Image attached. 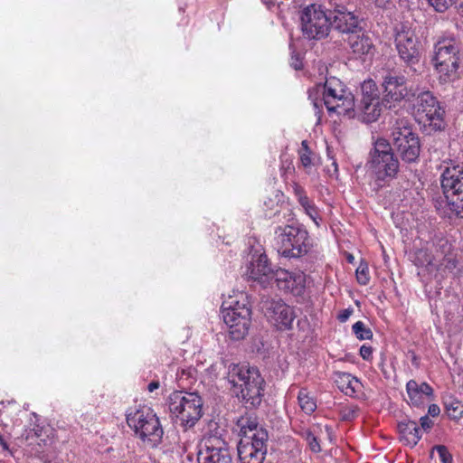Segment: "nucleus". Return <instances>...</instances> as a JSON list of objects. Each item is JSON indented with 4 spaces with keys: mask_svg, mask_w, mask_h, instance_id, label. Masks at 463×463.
Here are the masks:
<instances>
[{
    "mask_svg": "<svg viewBox=\"0 0 463 463\" xmlns=\"http://www.w3.org/2000/svg\"><path fill=\"white\" fill-rule=\"evenodd\" d=\"M446 198L449 201L451 211L454 212L457 216L463 218V189H460L451 195H448Z\"/></svg>",
    "mask_w": 463,
    "mask_h": 463,
    "instance_id": "29",
    "label": "nucleus"
},
{
    "mask_svg": "<svg viewBox=\"0 0 463 463\" xmlns=\"http://www.w3.org/2000/svg\"><path fill=\"white\" fill-rule=\"evenodd\" d=\"M198 463H232V458L228 444L218 437L204 439L203 447L197 456Z\"/></svg>",
    "mask_w": 463,
    "mask_h": 463,
    "instance_id": "16",
    "label": "nucleus"
},
{
    "mask_svg": "<svg viewBox=\"0 0 463 463\" xmlns=\"http://www.w3.org/2000/svg\"><path fill=\"white\" fill-rule=\"evenodd\" d=\"M168 410L183 427H193L203 415V401L196 392L176 391L167 399Z\"/></svg>",
    "mask_w": 463,
    "mask_h": 463,
    "instance_id": "6",
    "label": "nucleus"
},
{
    "mask_svg": "<svg viewBox=\"0 0 463 463\" xmlns=\"http://www.w3.org/2000/svg\"><path fill=\"white\" fill-rule=\"evenodd\" d=\"M335 382L342 392L348 396H355L362 392V383L350 373L336 372Z\"/></svg>",
    "mask_w": 463,
    "mask_h": 463,
    "instance_id": "25",
    "label": "nucleus"
},
{
    "mask_svg": "<svg viewBox=\"0 0 463 463\" xmlns=\"http://www.w3.org/2000/svg\"><path fill=\"white\" fill-rule=\"evenodd\" d=\"M278 252L288 258H299L309 250V236L306 229L298 225L279 226L275 229Z\"/></svg>",
    "mask_w": 463,
    "mask_h": 463,
    "instance_id": "7",
    "label": "nucleus"
},
{
    "mask_svg": "<svg viewBox=\"0 0 463 463\" xmlns=\"http://www.w3.org/2000/svg\"><path fill=\"white\" fill-rule=\"evenodd\" d=\"M273 279L278 288L294 296H301L306 288V275L301 271H289L278 269L274 271Z\"/></svg>",
    "mask_w": 463,
    "mask_h": 463,
    "instance_id": "18",
    "label": "nucleus"
},
{
    "mask_svg": "<svg viewBox=\"0 0 463 463\" xmlns=\"http://www.w3.org/2000/svg\"><path fill=\"white\" fill-rule=\"evenodd\" d=\"M360 355L362 356L363 359L364 360H371L373 358V348L369 345H362L360 347Z\"/></svg>",
    "mask_w": 463,
    "mask_h": 463,
    "instance_id": "41",
    "label": "nucleus"
},
{
    "mask_svg": "<svg viewBox=\"0 0 463 463\" xmlns=\"http://www.w3.org/2000/svg\"><path fill=\"white\" fill-rule=\"evenodd\" d=\"M394 43L400 59L406 65L412 66L420 61V43L411 28L405 25L397 28Z\"/></svg>",
    "mask_w": 463,
    "mask_h": 463,
    "instance_id": "13",
    "label": "nucleus"
},
{
    "mask_svg": "<svg viewBox=\"0 0 463 463\" xmlns=\"http://www.w3.org/2000/svg\"><path fill=\"white\" fill-rule=\"evenodd\" d=\"M227 380L241 399L251 407L260 405L264 392V379L256 367L231 364Z\"/></svg>",
    "mask_w": 463,
    "mask_h": 463,
    "instance_id": "4",
    "label": "nucleus"
},
{
    "mask_svg": "<svg viewBox=\"0 0 463 463\" xmlns=\"http://www.w3.org/2000/svg\"><path fill=\"white\" fill-rule=\"evenodd\" d=\"M291 66L295 70H300L302 68V62L298 56H292L291 57Z\"/></svg>",
    "mask_w": 463,
    "mask_h": 463,
    "instance_id": "47",
    "label": "nucleus"
},
{
    "mask_svg": "<svg viewBox=\"0 0 463 463\" xmlns=\"http://www.w3.org/2000/svg\"><path fill=\"white\" fill-rule=\"evenodd\" d=\"M2 439H3V436L0 434V440H2Z\"/></svg>",
    "mask_w": 463,
    "mask_h": 463,
    "instance_id": "55",
    "label": "nucleus"
},
{
    "mask_svg": "<svg viewBox=\"0 0 463 463\" xmlns=\"http://www.w3.org/2000/svg\"><path fill=\"white\" fill-rule=\"evenodd\" d=\"M356 279L360 285H367L370 280L367 264L361 263L356 269Z\"/></svg>",
    "mask_w": 463,
    "mask_h": 463,
    "instance_id": "34",
    "label": "nucleus"
},
{
    "mask_svg": "<svg viewBox=\"0 0 463 463\" xmlns=\"http://www.w3.org/2000/svg\"><path fill=\"white\" fill-rule=\"evenodd\" d=\"M159 387V383L156 382V381H154V382H151L148 385H147V390L148 392H154L155 390L158 389Z\"/></svg>",
    "mask_w": 463,
    "mask_h": 463,
    "instance_id": "48",
    "label": "nucleus"
},
{
    "mask_svg": "<svg viewBox=\"0 0 463 463\" xmlns=\"http://www.w3.org/2000/svg\"><path fill=\"white\" fill-rule=\"evenodd\" d=\"M297 399L299 408L306 414L310 415L317 410V400L307 388L298 391Z\"/></svg>",
    "mask_w": 463,
    "mask_h": 463,
    "instance_id": "27",
    "label": "nucleus"
},
{
    "mask_svg": "<svg viewBox=\"0 0 463 463\" xmlns=\"http://www.w3.org/2000/svg\"><path fill=\"white\" fill-rule=\"evenodd\" d=\"M416 116L420 124L431 130H441L445 127V110L439 100L429 91H422L416 99Z\"/></svg>",
    "mask_w": 463,
    "mask_h": 463,
    "instance_id": "12",
    "label": "nucleus"
},
{
    "mask_svg": "<svg viewBox=\"0 0 463 463\" xmlns=\"http://www.w3.org/2000/svg\"><path fill=\"white\" fill-rule=\"evenodd\" d=\"M300 26L303 35L308 40H321L328 36L331 30L330 12L317 4L304 7L300 13Z\"/></svg>",
    "mask_w": 463,
    "mask_h": 463,
    "instance_id": "11",
    "label": "nucleus"
},
{
    "mask_svg": "<svg viewBox=\"0 0 463 463\" xmlns=\"http://www.w3.org/2000/svg\"><path fill=\"white\" fill-rule=\"evenodd\" d=\"M237 424L241 436L237 448L241 463H262L267 454V430L250 415L241 416Z\"/></svg>",
    "mask_w": 463,
    "mask_h": 463,
    "instance_id": "2",
    "label": "nucleus"
},
{
    "mask_svg": "<svg viewBox=\"0 0 463 463\" xmlns=\"http://www.w3.org/2000/svg\"><path fill=\"white\" fill-rule=\"evenodd\" d=\"M401 440L404 445L413 448L421 439V430L416 421L407 420L399 424Z\"/></svg>",
    "mask_w": 463,
    "mask_h": 463,
    "instance_id": "26",
    "label": "nucleus"
},
{
    "mask_svg": "<svg viewBox=\"0 0 463 463\" xmlns=\"http://www.w3.org/2000/svg\"><path fill=\"white\" fill-rule=\"evenodd\" d=\"M293 192L298 201V203L302 202V198H307L305 190L297 183L293 184Z\"/></svg>",
    "mask_w": 463,
    "mask_h": 463,
    "instance_id": "42",
    "label": "nucleus"
},
{
    "mask_svg": "<svg viewBox=\"0 0 463 463\" xmlns=\"http://www.w3.org/2000/svg\"><path fill=\"white\" fill-rule=\"evenodd\" d=\"M406 82L405 76L402 74L389 72L383 77L382 87L385 108L392 109L410 96Z\"/></svg>",
    "mask_w": 463,
    "mask_h": 463,
    "instance_id": "14",
    "label": "nucleus"
},
{
    "mask_svg": "<svg viewBox=\"0 0 463 463\" xmlns=\"http://www.w3.org/2000/svg\"><path fill=\"white\" fill-rule=\"evenodd\" d=\"M0 446L3 448V449L5 450H8L9 449V446L8 444L6 443V441L4 439V438L2 439V440H0Z\"/></svg>",
    "mask_w": 463,
    "mask_h": 463,
    "instance_id": "50",
    "label": "nucleus"
},
{
    "mask_svg": "<svg viewBox=\"0 0 463 463\" xmlns=\"http://www.w3.org/2000/svg\"><path fill=\"white\" fill-rule=\"evenodd\" d=\"M303 435L305 437L306 441L307 442V444L309 446V449L313 452L318 453L321 451V447L317 440V438L314 435V433L311 430H305Z\"/></svg>",
    "mask_w": 463,
    "mask_h": 463,
    "instance_id": "35",
    "label": "nucleus"
},
{
    "mask_svg": "<svg viewBox=\"0 0 463 463\" xmlns=\"http://www.w3.org/2000/svg\"><path fill=\"white\" fill-rule=\"evenodd\" d=\"M281 176L288 180L295 172V166L290 160H283L280 166Z\"/></svg>",
    "mask_w": 463,
    "mask_h": 463,
    "instance_id": "39",
    "label": "nucleus"
},
{
    "mask_svg": "<svg viewBox=\"0 0 463 463\" xmlns=\"http://www.w3.org/2000/svg\"><path fill=\"white\" fill-rule=\"evenodd\" d=\"M262 2L267 5L268 6H270L272 5H274L273 1L272 0H262Z\"/></svg>",
    "mask_w": 463,
    "mask_h": 463,
    "instance_id": "52",
    "label": "nucleus"
},
{
    "mask_svg": "<svg viewBox=\"0 0 463 463\" xmlns=\"http://www.w3.org/2000/svg\"><path fill=\"white\" fill-rule=\"evenodd\" d=\"M366 167L377 189L395 179L400 170V162L391 144L378 138L369 153Z\"/></svg>",
    "mask_w": 463,
    "mask_h": 463,
    "instance_id": "3",
    "label": "nucleus"
},
{
    "mask_svg": "<svg viewBox=\"0 0 463 463\" xmlns=\"http://www.w3.org/2000/svg\"><path fill=\"white\" fill-rule=\"evenodd\" d=\"M420 421L421 429L424 430H429L433 425V421L429 418L428 415L420 417Z\"/></svg>",
    "mask_w": 463,
    "mask_h": 463,
    "instance_id": "43",
    "label": "nucleus"
},
{
    "mask_svg": "<svg viewBox=\"0 0 463 463\" xmlns=\"http://www.w3.org/2000/svg\"><path fill=\"white\" fill-rule=\"evenodd\" d=\"M440 409L437 404H430L428 409V413L432 416L436 417L439 414Z\"/></svg>",
    "mask_w": 463,
    "mask_h": 463,
    "instance_id": "46",
    "label": "nucleus"
},
{
    "mask_svg": "<svg viewBox=\"0 0 463 463\" xmlns=\"http://www.w3.org/2000/svg\"><path fill=\"white\" fill-rule=\"evenodd\" d=\"M265 315L269 321L281 331L291 329L297 317L294 307L281 299H272L267 302Z\"/></svg>",
    "mask_w": 463,
    "mask_h": 463,
    "instance_id": "17",
    "label": "nucleus"
},
{
    "mask_svg": "<svg viewBox=\"0 0 463 463\" xmlns=\"http://www.w3.org/2000/svg\"><path fill=\"white\" fill-rule=\"evenodd\" d=\"M462 44L451 33L439 36L433 44L430 63L440 83L455 81L458 78Z\"/></svg>",
    "mask_w": 463,
    "mask_h": 463,
    "instance_id": "1",
    "label": "nucleus"
},
{
    "mask_svg": "<svg viewBox=\"0 0 463 463\" xmlns=\"http://www.w3.org/2000/svg\"><path fill=\"white\" fill-rule=\"evenodd\" d=\"M299 161L305 169L310 168L314 165L315 155L308 146V142L303 140L298 150Z\"/></svg>",
    "mask_w": 463,
    "mask_h": 463,
    "instance_id": "28",
    "label": "nucleus"
},
{
    "mask_svg": "<svg viewBox=\"0 0 463 463\" xmlns=\"http://www.w3.org/2000/svg\"><path fill=\"white\" fill-rule=\"evenodd\" d=\"M383 106L384 103L380 99H368L365 98V99H361L358 117L365 123L374 122L380 118Z\"/></svg>",
    "mask_w": 463,
    "mask_h": 463,
    "instance_id": "24",
    "label": "nucleus"
},
{
    "mask_svg": "<svg viewBox=\"0 0 463 463\" xmlns=\"http://www.w3.org/2000/svg\"><path fill=\"white\" fill-rule=\"evenodd\" d=\"M330 159H331V161H332V163H331V164H332V165L334 166V172H335V174H337V172H338V166H337L336 161H335L333 157H331Z\"/></svg>",
    "mask_w": 463,
    "mask_h": 463,
    "instance_id": "51",
    "label": "nucleus"
},
{
    "mask_svg": "<svg viewBox=\"0 0 463 463\" xmlns=\"http://www.w3.org/2000/svg\"><path fill=\"white\" fill-rule=\"evenodd\" d=\"M362 99H380L376 83L373 80H364L362 84Z\"/></svg>",
    "mask_w": 463,
    "mask_h": 463,
    "instance_id": "30",
    "label": "nucleus"
},
{
    "mask_svg": "<svg viewBox=\"0 0 463 463\" xmlns=\"http://www.w3.org/2000/svg\"><path fill=\"white\" fill-rule=\"evenodd\" d=\"M429 5L439 13H444L452 4V0H427Z\"/></svg>",
    "mask_w": 463,
    "mask_h": 463,
    "instance_id": "38",
    "label": "nucleus"
},
{
    "mask_svg": "<svg viewBox=\"0 0 463 463\" xmlns=\"http://www.w3.org/2000/svg\"><path fill=\"white\" fill-rule=\"evenodd\" d=\"M35 435H36L37 437H39V436L41 435V433L39 432V430H35Z\"/></svg>",
    "mask_w": 463,
    "mask_h": 463,
    "instance_id": "54",
    "label": "nucleus"
},
{
    "mask_svg": "<svg viewBox=\"0 0 463 463\" xmlns=\"http://www.w3.org/2000/svg\"><path fill=\"white\" fill-rule=\"evenodd\" d=\"M392 146L405 163H416L420 154V142L407 119L396 121L392 131Z\"/></svg>",
    "mask_w": 463,
    "mask_h": 463,
    "instance_id": "10",
    "label": "nucleus"
},
{
    "mask_svg": "<svg viewBox=\"0 0 463 463\" xmlns=\"http://www.w3.org/2000/svg\"><path fill=\"white\" fill-rule=\"evenodd\" d=\"M439 454L441 463H453L452 456L444 445H437L433 448Z\"/></svg>",
    "mask_w": 463,
    "mask_h": 463,
    "instance_id": "37",
    "label": "nucleus"
},
{
    "mask_svg": "<svg viewBox=\"0 0 463 463\" xmlns=\"http://www.w3.org/2000/svg\"><path fill=\"white\" fill-rule=\"evenodd\" d=\"M446 411L449 418L458 419L463 415V404L456 400L445 402Z\"/></svg>",
    "mask_w": 463,
    "mask_h": 463,
    "instance_id": "31",
    "label": "nucleus"
},
{
    "mask_svg": "<svg viewBox=\"0 0 463 463\" xmlns=\"http://www.w3.org/2000/svg\"><path fill=\"white\" fill-rule=\"evenodd\" d=\"M441 187L446 197L463 189V167H447L441 175Z\"/></svg>",
    "mask_w": 463,
    "mask_h": 463,
    "instance_id": "22",
    "label": "nucleus"
},
{
    "mask_svg": "<svg viewBox=\"0 0 463 463\" xmlns=\"http://www.w3.org/2000/svg\"><path fill=\"white\" fill-rule=\"evenodd\" d=\"M389 2L390 0H374L375 5L381 8H384Z\"/></svg>",
    "mask_w": 463,
    "mask_h": 463,
    "instance_id": "49",
    "label": "nucleus"
},
{
    "mask_svg": "<svg viewBox=\"0 0 463 463\" xmlns=\"http://www.w3.org/2000/svg\"><path fill=\"white\" fill-rule=\"evenodd\" d=\"M348 44L353 52L358 57L368 55L373 50V43L371 37L359 28L356 33H351L348 37Z\"/></svg>",
    "mask_w": 463,
    "mask_h": 463,
    "instance_id": "23",
    "label": "nucleus"
},
{
    "mask_svg": "<svg viewBox=\"0 0 463 463\" xmlns=\"http://www.w3.org/2000/svg\"><path fill=\"white\" fill-rule=\"evenodd\" d=\"M127 422L145 446L156 448L161 443L164 430L152 408L139 405L130 409L127 413Z\"/></svg>",
    "mask_w": 463,
    "mask_h": 463,
    "instance_id": "5",
    "label": "nucleus"
},
{
    "mask_svg": "<svg viewBox=\"0 0 463 463\" xmlns=\"http://www.w3.org/2000/svg\"><path fill=\"white\" fill-rule=\"evenodd\" d=\"M222 317L228 327V334L233 340L243 339L249 332L251 323V310L245 295L232 300L222 309Z\"/></svg>",
    "mask_w": 463,
    "mask_h": 463,
    "instance_id": "9",
    "label": "nucleus"
},
{
    "mask_svg": "<svg viewBox=\"0 0 463 463\" xmlns=\"http://www.w3.org/2000/svg\"><path fill=\"white\" fill-rule=\"evenodd\" d=\"M449 249L448 241L440 239L437 244H428L426 248L416 250L412 253L411 260L416 266L424 267L430 271L439 270L441 257Z\"/></svg>",
    "mask_w": 463,
    "mask_h": 463,
    "instance_id": "15",
    "label": "nucleus"
},
{
    "mask_svg": "<svg viewBox=\"0 0 463 463\" xmlns=\"http://www.w3.org/2000/svg\"><path fill=\"white\" fill-rule=\"evenodd\" d=\"M353 260H354V257L352 255H349L348 256V260L351 262V261H353Z\"/></svg>",
    "mask_w": 463,
    "mask_h": 463,
    "instance_id": "53",
    "label": "nucleus"
},
{
    "mask_svg": "<svg viewBox=\"0 0 463 463\" xmlns=\"http://www.w3.org/2000/svg\"><path fill=\"white\" fill-rule=\"evenodd\" d=\"M449 250L450 248L441 257V260L439 262V270L441 269L442 267H444V269L452 271L457 267V260L448 254L449 252Z\"/></svg>",
    "mask_w": 463,
    "mask_h": 463,
    "instance_id": "36",
    "label": "nucleus"
},
{
    "mask_svg": "<svg viewBox=\"0 0 463 463\" xmlns=\"http://www.w3.org/2000/svg\"><path fill=\"white\" fill-rule=\"evenodd\" d=\"M299 204L304 209L305 213L312 219V221L316 223L317 226L319 225L318 223V213L316 205L313 203L312 201L309 200V198H302V202L299 203Z\"/></svg>",
    "mask_w": 463,
    "mask_h": 463,
    "instance_id": "33",
    "label": "nucleus"
},
{
    "mask_svg": "<svg viewBox=\"0 0 463 463\" xmlns=\"http://www.w3.org/2000/svg\"><path fill=\"white\" fill-rule=\"evenodd\" d=\"M354 334L359 340H369L373 337L372 330L364 322L357 321L352 326Z\"/></svg>",
    "mask_w": 463,
    "mask_h": 463,
    "instance_id": "32",
    "label": "nucleus"
},
{
    "mask_svg": "<svg viewBox=\"0 0 463 463\" xmlns=\"http://www.w3.org/2000/svg\"><path fill=\"white\" fill-rule=\"evenodd\" d=\"M357 412L356 407H345L341 411L342 419L345 420H352L355 418Z\"/></svg>",
    "mask_w": 463,
    "mask_h": 463,
    "instance_id": "40",
    "label": "nucleus"
},
{
    "mask_svg": "<svg viewBox=\"0 0 463 463\" xmlns=\"http://www.w3.org/2000/svg\"><path fill=\"white\" fill-rule=\"evenodd\" d=\"M273 274L274 271L269 264L266 254L260 253L252 255L245 272L249 279L265 284L269 282L270 279H273Z\"/></svg>",
    "mask_w": 463,
    "mask_h": 463,
    "instance_id": "20",
    "label": "nucleus"
},
{
    "mask_svg": "<svg viewBox=\"0 0 463 463\" xmlns=\"http://www.w3.org/2000/svg\"><path fill=\"white\" fill-rule=\"evenodd\" d=\"M352 312L353 310L349 308L342 310L337 316L338 320L340 322H345L352 315Z\"/></svg>",
    "mask_w": 463,
    "mask_h": 463,
    "instance_id": "45",
    "label": "nucleus"
},
{
    "mask_svg": "<svg viewBox=\"0 0 463 463\" xmlns=\"http://www.w3.org/2000/svg\"><path fill=\"white\" fill-rule=\"evenodd\" d=\"M323 89L324 104L329 112H335L350 118L355 117L354 97L339 79H327Z\"/></svg>",
    "mask_w": 463,
    "mask_h": 463,
    "instance_id": "8",
    "label": "nucleus"
},
{
    "mask_svg": "<svg viewBox=\"0 0 463 463\" xmlns=\"http://www.w3.org/2000/svg\"><path fill=\"white\" fill-rule=\"evenodd\" d=\"M15 406V402H13V401H8V402H0V417L4 414V413H7L8 414V411H6V409H8L9 407H14Z\"/></svg>",
    "mask_w": 463,
    "mask_h": 463,
    "instance_id": "44",
    "label": "nucleus"
},
{
    "mask_svg": "<svg viewBox=\"0 0 463 463\" xmlns=\"http://www.w3.org/2000/svg\"><path fill=\"white\" fill-rule=\"evenodd\" d=\"M331 28L341 33L351 34L357 32L360 27L359 19L353 12L345 5H336L330 11Z\"/></svg>",
    "mask_w": 463,
    "mask_h": 463,
    "instance_id": "19",
    "label": "nucleus"
},
{
    "mask_svg": "<svg viewBox=\"0 0 463 463\" xmlns=\"http://www.w3.org/2000/svg\"><path fill=\"white\" fill-rule=\"evenodd\" d=\"M406 392L409 402L412 406L420 407L431 400L433 395L432 387L427 383H419L415 380H410L406 384Z\"/></svg>",
    "mask_w": 463,
    "mask_h": 463,
    "instance_id": "21",
    "label": "nucleus"
}]
</instances>
